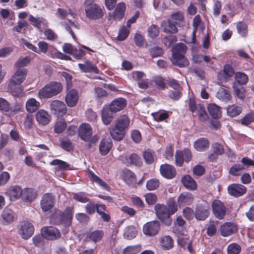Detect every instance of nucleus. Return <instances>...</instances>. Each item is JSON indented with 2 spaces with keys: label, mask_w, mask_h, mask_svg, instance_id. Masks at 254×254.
<instances>
[{
  "label": "nucleus",
  "mask_w": 254,
  "mask_h": 254,
  "mask_svg": "<svg viewBox=\"0 0 254 254\" xmlns=\"http://www.w3.org/2000/svg\"><path fill=\"white\" fill-rule=\"evenodd\" d=\"M194 199L193 194L190 192H183L177 198V206L180 207L190 205Z\"/></svg>",
  "instance_id": "nucleus-17"
},
{
  "label": "nucleus",
  "mask_w": 254,
  "mask_h": 254,
  "mask_svg": "<svg viewBox=\"0 0 254 254\" xmlns=\"http://www.w3.org/2000/svg\"><path fill=\"white\" fill-rule=\"evenodd\" d=\"M220 234L223 237H228L238 231V227L233 222H227L222 224L220 229Z\"/></svg>",
  "instance_id": "nucleus-18"
},
{
  "label": "nucleus",
  "mask_w": 254,
  "mask_h": 254,
  "mask_svg": "<svg viewBox=\"0 0 254 254\" xmlns=\"http://www.w3.org/2000/svg\"><path fill=\"white\" fill-rule=\"evenodd\" d=\"M36 194L34 190L25 188L22 190V200L25 202L31 203L36 198Z\"/></svg>",
  "instance_id": "nucleus-34"
},
{
  "label": "nucleus",
  "mask_w": 254,
  "mask_h": 254,
  "mask_svg": "<svg viewBox=\"0 0 254 254\" xmlns=\"http://www.w3.org/2000/svg\"><path fill=\"white\" fill-rule=\"evenodd\" d=\"M187 49V46L185 44L181 42L178 43L172 48V56L178 57L185 55Z\"/></svg>",
  "instance_id": "nucleus-37"
},
{
  "label": "nucleus",
  "mask_w": 254,
  "mask_h": 254,
  "mask_svg": "<svg viewBox=\"0 0 254 254\" xmlns=\"http://www.w3.org/2000/svg\"><path fill=\"white\" fill-rule=\"evenodd\" d=\"M151 115L154 121L157 122H161L163 121L166 122L169 118L170 114L169 111L162 110L152 113Z\"/></svg>",
  "instance_id": "nucleus-40"
},
{
  "label": "nucleus",
  "mask_w": 254,
  "mask_h": 254,
  "mask_svg": "<svg viewBox=\"0 0 254 254\" xmlns=\"http://www.w3.org/2000/svg\"><path fill=\"white\" fill-rule=\"evenodd\" d=\"M63 50L64 53L72 56L77 61L81 60L86 55V52L83 49L80 48L77 49L70 43H65L63 46Z\"/></svg>",
  "instance_id": "nucleus-7"
},
{
  "label": "nucleus",
  "mask_w": 254,
  "mask_h": 254,
  "mask_svg": "<svg viewBox=\"0 0 254 254\" xmlns=\"http://www.w3.org/2000/svg\"><path fill=\"white\" fill-rule=\"evenodd\" d=\"M155 214L156 217L162 224L165 226H170L172 223L171 216L176 213L178 206L174 198H170L166 204L156 203L154 205Z\"/></svg>",
  "instance_id": "nucleus-1"
},
{
  "label": "nucleus",
  "mask_w": 254,
  "mask_h": 254,
  "mask_svg": "<svg viewBox=\"0 0 254 254\" xmlns=\"http://www.w3.org/2000/svg\"><path fill=\"white\" fill-rule=\"evenodd\" d=\"M160 185V182L156 178H151L146 182V188L148 190H156Z\"/></svg>",
  "instance_id": "nucleus-52"
},
{
  "label": "nucleus",
  "mask_w": 254,
  "mask_h": 254,
  "mask_svg": "<svg viewBox=\"0 0 254 254\" xmlns=\"http://www.w3.org/2000/svg\"><path fill=\"white\" fill-rule=\"evenodd\" d=\"M235 79L238 84L245 85L248 81V76L243 72H237L235 75Z\"/></svg>",
  "instance_id": "nucleus-48"
},
{
  "label": "nucleus",
  "mask_w": 254,
  "mask_h": 254,
  "mask_svg": "<svg viewBox=\"0 0 254 254\" xmlns=\"http://www.w3.org/2000/svg\"><path fill=\"white\" fill-rule=\"evenodd\" d=\"M129 33V30L125 26H123L119 31L117 36L118 40L120 41L125 40L128 36Z\"/></svg>",
  "instance_id": "nucleus-60"
},
{
  "label": "nucleus",
  "mask_w": 254,
  "mask_h": 254,
  "mask_svg": "<svg viewBox=\"0 0 254 254\" xmlns=\"http://www.w3.org/2000/svg\"><path fill=\"white\" fill-rule=\"evenodd\" d=\"M104 232L102 230H95L91 232L89 235V239L94 243L101 241L104 236Z\"/></svg>",
  "instance_id": "nucleus-51"
},
{
  "label": "nucleus",
  "mask_w": 254,
  "mask_h": 254,
  "mask_svg": "<svg viewBox=\"0 0 254 254\" xmlns=\"http://www.w3.org/2000/svg\"><path fill=\"white\" fill-rule=\"evenodd\" d=\"M101 120L104 125H110L115 118L117 113L113 110L109 104L103 106L101 111Z\"/></svg>",
  "instance_id": "nucleus-9"
},
{
  "label": "nucleus",
  "mask_w": 254,
  "mask_h": 254,
  "mask_svg": "<svg viewBox=\"0 0 254 254\" xmlns=\"http://www.w3.org/2000/svg\"><path fill=\"white\" fill-rule=\"evenodd\" d=\"M254 122V113L250 112L244 116L240 121L242 125L247 126Z\"/></svg>",
  "instance_id": "nucleus-54"
},
{
  "label": "nucleus",
  "mask_w": 254,
  "mask_h": 254,
  "mask_svg": "<svg viewBox=\"0 0 254 254\" xmlns=\"http://www.w3.org/2000/svg\"><path fill=\"white\" fill-rule=\"evenodd\" d=\"M34 232V227L32 223L28 222H24L20 226L18 230V234L21 238L27 240L30 238Z\"/></svg>",
  "instance_id": "nucleus-16"
},
{
  "label": "nucleus",
  "mask_w": 254,
  "mask_h": 254,
  "mask_svg": "<svg viewBox=\"0 0 254 254\" xmlns=\"http://www.w3.org/2000/svg\"><path fill=\"white\" fill-rule=\"evenodd\" d=\"M130 120L127 115L120 116L116 121L114 126L121 128L125 131L128 129Z\"/></svg>",
  "instance_id": "nucleus-28"
},
{
  "label": "nucleus",
  "mask_w": 254,
  "mask_h": 254,
  "mask_svg": "<svg viewBox=\"0 0 254 254\" xmlns=\"http://www.w3.org/2000/svg\"><path fill=\"white\" fill-rule=\"evenodd\" d=\"M62 89L63 85L60 82L51 81L39 90L38 95L41 99H48L58 95Z\"/></svg>",
  "instance_id": "nucleus-4"
},
{
  "label": "nucleus",
  "mask_w": 254,
  "mask_h": 254,
  "mask_svg": "<svg viewBox=\"0 0 254 254\" xmlns=\"http://www.w3.org/2000/svg\"><path fill=\"white\" fill-rule=\"evenodd\" d=\"M127 102L124 98H118L114 99L110 104L109 106L117 113L123 110L127 106Z\"/></svg>",
  "instance_id": "nucleus-27"
},
{
  "label": "nucleus",
  "mask_w": 254,
  "mask_h": 254,
  "mask_svg": "<svg viewBox=\"0 0 254 254\" xmlns=\"http://www.w3.org/2000/svg\"><path fill=\"white\" fill-rule=\"evenodd\" d=\"M78 66L82 71L85 73H94L96 74L100 73V70L98 67L88 60H86L83 64L79 63Z\"/></svg>",
  "instance_id": "nucleus-24"
},
{
  "label": "nucleus",
  "mask_w": 254,
  "mask_h": 254,
  "mask_svg": "<svg viewBox=\"0 0 254 254\" xmlns=\"http://www.w3.org/2000/svg\"><path fill=\"white\" fill-rule=\"evenodd\" d=\"M198 116L199 118L200 119H203L204 121L207 120L209 117L206 111L204 105L202 104H198Z\"/></svg>",
  "instance_id": "nucleus-61"
},
{
  "label": "nucleus",
  "mask_w": 254,
  "mask_h": 254,
  "mask_svg": "<svg viewBox=\"0 0 254 254\" xmlns=\"http://www.w3.org/2000/svg\"><path fill=\"white\" fill-rule=\"evenodd\" d=\"M27 71L26 68H17L9 81L21 85L26 79Z\"/></svg>",
  "instance_id": "nucleus-22"
},
{
  "label": "nucleus",
  "mask_w": 254,
  "mask_h": 254,
  "mask_svg": "<svg viewBox=\"0 0 254 254\" xmlns=\"http://www.w3.org/2000/svg\"><path fill=\"white\" fill-rule=\"evenodd\" d=\"M1 216L5 223L10 224L13 222L15 217V214L12 209L5 208L1 213Z\"/></svg>",
  "instance_id": "nucleus-38"
},
{
  "label": "nucleus",
  "mask_w": 254,
  "mask_h": 254,
  "mask_svg": "<svg viewBox=\"0 0 254 254\" xmlns=\"http://www.w3.org/2000/svg\"><path fill=\"white\" fill-rule=\"evenodd\" d=\"M67 127V124L64 119H62L57 121L55 126L54 130L55 133H61L63 132Z\"/></svg>",
  "instance_id": "nucleus-50"
},
{
  "label": "nucleus",
  "mask_w": 254,
  "mask_h": 254,
  "mask_svg": "<svg viewBox=\"0 0 254 254\" xmlns=\"http://www.w3.org/2000/svg\"><path fill=\"white\" fill-rule=\"evenodd\" d=\"M193 147L198 151H205L209 147V140L206 138L200 137L194 142Z\"/></svg>",
  "instance_id": "nucleus-36"
},
{
  "label": "nucleus",
  "mask_w": 254,
  "mask_h": 254,
  "mask_svg": "<svg viewBox=\"0 0 254 254\" xmlns=\"http://www.w3.org/2000/svg\"><path fill=\"white\" fill-rule=\"evenodd\" d=\"M40 103L34 98L28 99L25 104L26 111L32 113L36 112L39 108Z\"/></svg>",
  "instance_id": "nucleus-41"
},
{
  "label": "nucleus",
  "mask_w": 254,
  "mask_h": 254,
  "mask_svg": "<svg viewBox=\"0 0 254 254\" xmlns=\"http://www.w3.org/2000/svg\"><path fill=\"white\" fill-rule=\"evenodd\" d=\"M113 146V142L110 138H103L101 140L99 145V151L102 156L106 155L111 150Z\"/></svg>",
  "instance_id": "nucleus-23"
},
{
  "label": "nucleus",
  "mask_w": 254,
  "mask_h": 254,
  "mask_svg": "<svg viewBox=\"0 0 254 254\" xmlns=\"http://www.w3.org/2000/svg\"><path fill=\"white\" fill-rule=\"evenodd\" d=\"M129 164L136 167H141L142 164L141 158L136 153H133L128 157Z\"/></svg>",
  "instance_id": "nucleus-49"
},
{
  "label": "nucleus",
  "mask_w": 254,
  "mask_h": 254,
  "mask_svg": "<svg viewBox=\"0 0 254 254\" xmlns=\"http://www.w3.org/2000/svg\"><path fill=\"white\" fill-rule=\"evenodd\" d=\"M160 222L157 220L147 222L142 228V231L146 236L152 237L157 235L160 230Z\"/></svg>",
  "instance_id": "nucleus-6"
},
{
  "label": "nucleus",
  "mask_w": 254,
  "mask_h": 254,
  "mask_svg": "<svg viewBox=\"0 0 254 254\" xmlns=\"http://www.w3.org/2000/svg\"><path fill=\"white\" fill-rule=\"evenodd\" d=\"M85 15L91 20L99 19L104 15L103 8L94 2V0H85L84 2Z\"/></svg>",
  "instance_id": "nucleus-3"
},
{
  "label": "nucleus",
  "mask_w": 254,
  "mask_h": 254,
  "mask_svg": "<svg viewBox=\"0 0 254 254\" xmlns=\"http://www.w3.org/2000/svg\"><path fill=\"white\" fill-rule=\"evenodd\" d=\"M227 114L230 117H234L240 115L243 108L241 106H237L235 104L228 106L226 108Z\"/></svg>",
  "instance_id": "nucleus-42"
},
{
  "label": "nucleus",
  "mask_w": 254,
  "mask_h": 254,
  "mask_svg": "<svg viewBox=\"0 0 254 254\" xmlns=\"http://www.w3.org/2000/svg\"><path fill=\"white\" fill-rule=\"evenodd\" d=\"M209 205L205 202L196 204L194 211L195 218L198 221H204L209 215Z\"/></svg>",
  "instance_id": "nucleus-8"
},
{
  "label": "nucleus",
  "mask_w": 254,
  "mask_h": 254,
  "mask_svg": "<svg viewBox=\"0 0 254 254\" xmlns=\"http://www.w3.org/2000/svg\"><path fill=\"white\" fill-rule=\"evenodd\" d=\"M238 33L242 36H246L248 34V25L244 21L239 22L236 25Z\"/></svg>",
  "instance_id": "nucleus-53"
},
{
  "label": "nucleus",
  "mask_w": 254,
  "mask_h": 254,
  "mask_svg": "<svg viewBox=\"0 0 254 254\" xmlns=\"http://www.w3.org/2000/svg\"><path fill=\"white\" fill-rule=\"evenodd\" d=\"M137 233L136 228L134 226L129 225L124 229L123 237L127 240H130L135 238Z\"/></svg>",
  "instance_id": "nucleus-39"
},
{
  "label": "nucleus",
  "mask_w": 254,
  "mask_h": 254,
  "mask_svg": "<svg viewBox=\"0 0 254 254\" xmlns=\"http://www.w3.org/2000/svg\"><path fill=\"white\" fill-rule=\"evenodd\" d=\"M227 254H239L241 251V246L237 243H233L227 247Z\"/></svg>",
  "instance_id": "nucleus-57"
},
{
  "label": "nucleus",
  "mask_w": 254,
  "mask_h": 254,
  "mask_svg": "<svg viewBox=\"0 0 254 254\" xmlns=\"http://www.w3.org/2000/svg\"><path fill=\"white\" fill-rule=\"evenodd\" d=\"M73 208L67 206L64 211L57 209L51 216V221L56 225H63L65 228L71 226L73 217Z\"/></svg>",
  "instance_id": "nucleus-2"
},
{
  "label": "nucleus",
  "mask_w": 254,
  "mask_h": 254,
  "mask_svg": "<svg viewBox=\"0 0 254 254\" xmlns=\"http://www.w3.org/2000/svg\"><path fill=\"white\" fill-rule=\"evenodd\" d=\"M42 17L36 18L32 15H30L29 16V20L31 24L35 28L39 29L40 28L41 24L42 22Z\"/></svg>",
  "instance_id": "nucleus-62"
},
{
  "label": "nucleus",
  "mask_w": 254,
  "mask_h": 254,
  "mask_svg": "<svg viewBox=\"0 0 254 254\" xmlns=\"http://www.w3.org/2000/svg\"><path fill=\"white\" fill-rule=\"evenodd\" d=\"M208 112L213 119H218L221 117V108L215 103H210L207 107Z\"/></svg>",
  "instance_id": "nucleus-33"
},
{
  "label": "nucleus",
  "mask_w": 254,
  "mask_h": 254,
  "mask_svg": "<svg viewBox=\"0 0 254 254\" xmlns=\"http://www.w3.org/2000/svg\"><path fill=\"white\" fill-rule=\"evenodd\" d=\"M126 131L116 127L114 125L112 126L110 129V134L112 139L116 141H120L123 140L126 135Z\"/></svg>",
  "instance_id": "nucleus-30"
},
{
  "label": "nucleus",
  "mask_w": 254,
  "mask_h": 254,
  "mask_svg": "<svg viewBox=\"0 0 254 254\" xmlns=\"http://www.w3.org/2000/svg\"><path fill=\"white\" fill-rule=\"evenodd\" d=\"M50 165L52 166H58L60 169L67 170H70L71 169L70 164L65 161L59 159L53 160L50 163Z\"/></svg>",
  "instance_id": "nucleus-45"
},
{
  "label": "nucleus",
  "mask_w": 254,
  "mask_h": 254,
  "mask_svg": "<svg viewBox=\"0 0 254 254\" xmlns=\"http://www.w3.org/2000/svg\"><path fill=\"white\" fill-rule=\"evenodd\" d=\"M149 52L150 56L152 58L161 57L164 54L163 49L157 46L150 48Z\"/></svg>",
  "instance_id": "nucleus-56"
},
{
  "label": "nucleus",
  "mask_w": 254,
  "mask_h": 254,
  "mask_svg": "<svg viewBox=\"0 0 254 254\" xmlns=\"http://www.w3.org/2000/svg\"><path fill=\"white\" fill-rule=\"evenodd\" d=\"M55 197L51 193L43 194L40 201V207L44 212L51 210L55 205Z\"/></svg>",
  "instance_id": "nucleus-10"
},
{
  "label": "nucleus",
  "mask_w": 254,
  "mask_h": 254,
  "mask_svg": "<svg viewBox=\"0 0 254 254\" xmlns=\"http://www.w3.org/2000/svg\"><path fill=\"white\" fill-rule=\"evenodd\" d=\"M155 155L153 151L146 149L143 153V157L146 164H152L154 161Z\"/></svg>",
  "instance_id": "nucleus-46"
},
{
  "label": "nucleus",
  "mask_w": 254,
  "mask_h": 254,
  "mask_svg": "<svg viewBox=\"0 0 254 254\" xmlns=\"http://www.w3.org/2000/svg\"><path fill=\"white\" fill-rule=\"evenodd\" d=\"M160 171L161 175L167 179H172L176 175V170L174 166L167 164L161 165Z\"/></svg>",
  "instance_id": "nucleus-21"
},
{
  "label": "nucleus",
  "mask_w": 254,
  "mask_h": 254,
  "mask_svg": "<svg viewBox=\"0 0 254 254\" xmlns=\"http://www.w3.org/2000/svg\"><path fill=\"white\" fill-rule=\"evenodd\" d=\"M22 189L18 186L10 187L6 192L10 196L11 200H16L22 195Z\"/></svg>",
  "instance_id": "nucleus-32"
},
{
  "label": "nucleus",
  "mask_w": 254,
  "mask_h": 254,
  "mask_svg": "<svg viewBox=\"0 0 254 254\" xmlns=\"http://www.w3.org/2000/svg\"><path fill=\"white\" fill-rule=\"evenodd\" d=\"M235 71L231 64H226L224 68L218 72L217 77L219 80L226 79L233 76Z\"/></svg>",
  "instance_id": "nucleus-31"
},
{
  "label": "nucleus",
  "mask_w": 254,
  "mask_h": 254,
  "mask_svg": "<svg viewBox=\"0 0 254 254\" xmlns=\"http://www.w3.org/2000/svg\"><path fill=\"white\" fill-rule=\"evenodd\" d=\"M59 141L61 147L62 149L67 152H70L73 150L72 143L69 138L66 137L60 138Z\"/></svg>",
  "instance_id": "nucleus-47"
},
{
  "label": "nucleus",
  "mask_w": 254,
  "mask_h": 254,
  "mask_svg": "<svg viewBox=\"0 0 254 254\" xmlns=\"http://www.w3.org/2000/svg\"><path fill=\"white\" fill-rule=\"evenodd\" d=\"M52 113L57 117H63L66 113V107L64 103L59 100H54L50 104Z\"/></svg>",
  "instance_id": "nucleus-14"
},
{
  "label": "nucleus",
  "mask_w": 254,
  "mask_h": 254,
  "mask_svg": "<svg viewBox=\"0 0 254 254\" xmlns=\"http://www.w3.org/2000/svg\"><path fill=\"white\" fill-rule=\"evenodd\" d=\"M177 23L176 21H173L170 19L163 20L161 23L162 31L167 34L177 33L178 31Z\"/></svg>",
  "instance_id": "nucleus-20"
},
{
  "label": "nucleus",
  "mask_w": 254,
  "mask_h": 254,
  "mask_svg": "<svg viewBox=\"0 0 254 254\" xmlns=\"http://www.w3.org/2000/svg\"><path fill=\"white\" fill-rule=\"evenodd\" d=\"M216 97L223 102H227L230 100L231 96L230 92L223 88H221L216 93Z\"/></svg>",
  "instance_id": "nucleus-44"
},
{
  "label": "nucleus",
  "mask_w": 254,
  "mask_h": 254,
  "mask_svg": "<svg viewBox=\"0 0 254 254\" xmlns=\"http://www.w3.org/2000/svg\"><path fill=\"white\" fill-rule=\"evenodd\" d=\"M8 92L14 97L20 98L24 95L23 89L22 85L9 81L7 85Z\"/></svg>",
  "instance_id": "nucleus-19"
},
{
  "label": "nucleus",
  "mask_w": 254,
  "mask_h": 254,
  "mask_svg": "<svg viewBox=\"0 0 254 254\" xmlns=\"http://www.w3.org/2000/svg\"><path fill=\"white\" fill-rule=\"evenodd\" d=\"M148 36L152 39L156 38L159 34L158 27L156 24H152L147 29Z\"/></svg>",
  "instance_id": "nucleus-59"
},
{
  "label": "nucleus",
  "mask_w": 254,
  "mask_h": 254,
  "mask_svg": "<svg viewBox=\"0 0 254 254\" xmlns=\"http://www.w3.org/2000/svg\"><path fill=\"white\" fill-rule=\"evenodd\" d=\"M160 243L162 248L164 250H169L174 246V241L169 235L163 237L161 239Z\"/></svg>",
  "instance_id": "nucleus-43"
},
{
  "label": "nucleus",
  "mask_w": 254,
  "mask_h": 254,
  "mask_svg": "<svg viewBox=\"0 0 254 254\" xmlns=\"http://www.w3.org/2000/svg\"><path fill=\"white\" fill-rule=\"evenodd\" d=\"M182 185L188 190H194L197 189V184L190 175H185L181 179Z\"/></svg>",
  "instance_id": "nucleus-29"
},
{
  "label": "nucleus",
  "mask_w": 254,
  "mask_h": 254,
  "mask_svg": "<svg viewBox=\"0 0 254 254\" xmlns=\"http://www.w3.org/2000/svg\"><path fill=\"white\" fill-rule=\"evenodd\" d=\"M153 81L159 89L164 90L166 88L165 79L162 76L158 75L154 77Z\"/></svg>",
  "instance_id": "nucleus-63"
},
{
  "label": "nucleus",
  "mask_w": 254,
  "mask_h": 254,
  "mask_svg": "<svg viewBox=\"0 0 254 254\" xmlns=\"http://www.w3.org/2000/svg\"><path fill=\"white\" fill-rule=\"evenodd\" d=\"M140 245L128 246L123 251L124 254H136L139 251Z\"/></svg>",
  "instance_id": "nucleus-64"
},
{
  "label": "nucleus",
  "mask_w": 254,
  "mask_h": 254,
  "mask_svg": "<svg viewBox=\"0 0 254 254\" xmlns=\"http://www.w3.org/2000/svg\"><path fill=\"white\" fill-rule=\"evenodd\" d=\"M244 169V167L241 164H236L230 167L229 173L233 176H238L240 174V172Z\"/></svg>",
  "instance_id": "nucleus-55"
},
{
  "label": "nucleus",
  "mask_w": 254,
  "mask_h": 254,
  "mask_svg": "<svg viewBox=\"0 0 254 254\" xmlns=\"http://www.w3.org/2000/svg\"><path fill=\"white\" fill-rule=\"evenodd\" d=\"M41 234L45 239L50 240H57L61 237L59 230L53 226L42 228L41 230Z\"/></svg>",
  "instance_id": "nucleus-12"
},
{
  "label": "nucleus",
  "mask_w": 254,
  "mask_h": 254,
  "mask_svg": "<svg viewBox=\"0 0 254 254\" xmlns=\"http://www.w3.org/2000/svg\"><path fill=\"white\" fill-rule=\"evenodd\" d=\"M78 100V94L77 90L72 89L66 95L65 101L69 107H73L76 105Z\"/></svg>",
  "instance_id": "nucleus-26"
},
{
  "label": "nucleus",
  "mask_w": 254,
  "mask_h": 254,
  "mask_svg": "<svg viewBox=\"0 0 254 254\" xmlns=\"http://www.w3.org/2000/svg\"><path fill=\"white\" fill-rule=\"evenodd\" d=\"M192 159V154L190 149L184 148L183 150H177L175 153V164L182 167L184 162L189 163Z\"/></svg>",
  "instance_id": "nucleus-5"
},
{
  "label": "nucleus",
  "mask_w": 254,
  "mask_h": 254,
  "mask_svg": "<svg viewBox=\"0 0 254 254\" xmlns=\"http://www.w3.org/2000/svg\"><path fill=\"white\" fill-rule=\"evenodd\" d=\"M212 209L215 217L219 220L222 219L226 213V208L220 200L215 199L212 203Z\"/></svg>",
  "instance_id": "nucleus-11"
},
{
  "label": "nucleus",
  "mask_w": 254,
  "mask_h": 254,
  "mask_svg": "<svg viewBox=\"0 0 254 254\" xmlns=\"http://www.w3.org/2000/svg\"><path fill=\"white\" fill-rule=\"evenodd\" d=\"M93 134L91 126L87 123H82L78 129V136L83 141L87 142Z\"/></svg>",
  "instance_id": "nucleus-15"
},
{
  "label": "nucleus",
  "mask_w": 254,
  "mask_h": 254,
  "mask_svg": "<svg viewBox=\"0 0 254 254\" xmlns=\"http://www.w3.org/2000/svg\"><path fill=\"white\" fill-rule=\"evenodd\" d=\"M171 61L174 65L180 68L186 67L189 65V61L186 57L185 55L176 57V56H172Z\"/></svg>",
  "instance_id": "nucleus-35"
},
{
  "label": "nucleus",
  "mask_w": 254,
  "mask_h": 254,
  "mask_svg": "<svg viewBox=\"0 0 254 254\" xmlns=\"http://www.w3.org/2000/svg\"><path fill=\"white\" fill-rule=\"evenodd\" d=\"M247 189L244 185L240 184L233 183L227 187L228 193L235 197H240L247 192Z\"/></svg>",
  "instance_id": "nucleus-13"
},
{
  "label": "nucleus",
  "mask_w": 254,
  "mask_h": 254,
  "mask_svg": "<svg viewBox=\"0 0 254 254\" xmlns=\"http://www.w3.org/2000/svg\"><path fill=\"white\" fill-rule=\"evenodd\" d=\"M73 198L81 203H86L90 201V199L86 196V193L82 191L74 193L73 195Z\"/></svg>",
  "instance_id": "nucleus-58"
},
{
  "label": "nucleus",
  "mask_w": 254,
  "mask_h": 254,
  "mask_svg": "<svg viewBox=\"0 0 254 254\" xmlns=\"http://www.w3.org/2000/svg\"><path fill=\"white\" fill-rule=\"evenodd\" d=\"M35 118L38 123L42 126L48 125L51 121V116L44 110H39L35 114Z\"/></svg>",
  "instance_id": "nucleus-25"
}]
</instances>
